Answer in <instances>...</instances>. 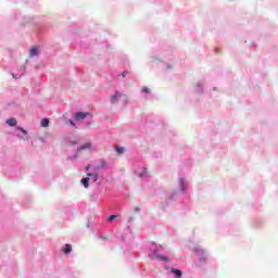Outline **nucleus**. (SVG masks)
Listing matches in <instances>:
<instances>
[{
  "instance_id": "nucleus-1",
  "label": "nucleus",
  "mask_w": 278,
  "mask_h": 278,
  "mask_svg": "<svg viewBox=\"0 0 278 278\" xmlns=\"http://www.w3.org/2000/svg\"><path fill=\"white\" fill-rule=\"evenodd\" d=\"M122 94L119 91H115V93L111 97V103H118V99H121Z\"/></svg>"
},
{
  "instance_id": "nucleus-2",
  "label": "nucleus",
  "mask_w": 278,
  "mask_h": 278,
  "mask_svg": "<svg viewBox=\"0 0 278 278\" xmlns=\"http://www.w3.org/2000/svg\"><path fill=\"white\" fill-rule=\"evenodd\" d=\"M86 116H88V113H86V112H78V113H76L75 118H76V121H84V118H86Z\"/></svg>"
},
{
  "instance_id": "nucleus-3",
  "label": "nucleus",
  "mask_w": 278,
  "mask_h": 278,
  "mask_svg": "<svg viewBox=\"0 0 278 278\" xmlns=\"http://www.w3.org/2000/svg\"><path fill=\"white\" fill-rule=\"evenodd\" d=\"M72 251H73V245L66 243V244L64 245V248H63V253H64L65 255H68V253H71Z\"/></svg>"
},
{
  "instance_id": "nucleus-4",
  "label": "nucleus",
  "mask_w": 278,
  "mask_h": 278,
  "mask_svg": "<svg viewBox=\"0 0 278 278\" xmlns=\"http://www.w3.org/2000/svg\"><path fill=\"white\" fill-rule=\"evenodd\" d=\"M7 125H9L10 127H16V118L8 119Z\"/></svg>"
},
{
  "instance_id": "nucleus-5",
  "label": "nucleus",
  "mask_w": 278,
  "mask_h": 278,
  "mask_svg": "<svg viewBox=\"0 0 278 278\" xmlns=\"http://www.w3.org/2000/svg\"><path fill=\"white\" fill-rule=\"evenodd\" d=\"M90 147H92V143L87 142L86 144L80 146V147L78 148V151H86V149H90Z\"/></svg>"
},
{
  "instance_id": "nucleus-6",
  "label": "nucleus",
  "mask_w": 278,
  "mask_h": 278,
  "mask_svg": "<svg viewBox=\"0 0 278 278\" xmlns=\"http://www.w3.org/2000/svg\"><path fill=\"white\" fill-rule=\"evenodd\" d=\"M81 184L83 186H85V188H88L90 186V178L89 177L83 178Z\"/></svg>"
},
{
  "instance_id": "nucleus-7",
  "label": "nucleus",
  "mask_w": 278,
  "mask_h": 278,
  "mask_svg": "<svg viewBox=\"0 0 278 278\" xmlns=\"http://www.w3.org/2000/svg\"><path fill=\"white\" fill-rule=\"evenodd\" d=\"M172 273L175 275V277H178V278H180L181 275H184V273H181V270L177 268H172Z\"/></svg>"
},
{
  "instance_id": "nucleus-8",
  "label": "nucleus",
  "mask_w": 278,
  "mask_h": 278,
  "mask_svg": "<svg viewBox=\"0 0 278 278\" xmlns=\"http://www.w3.org/2000/svg\"><path fill=\"white\" fill-rule=\"evenodd\" d=\"M34 55H38V49L37 48H31L29 51V56L34 58Z\"/></svg>"
},
{
  "instance_id": "nucleus-9",
  "label": "nucleus",
  "mask_w": 278,
  "mask_h": 278,
  "mask_svg": "<svg viewBox=\"0 0 278 278\" xmlns=\"http://www.w3.org/2000/svg\"><path fill=\"white\" fill-rule=\"evenodd\" d=\"M40 124H41V127H49V118H42Z\"/></svg>"
},
{
  "instance_id": "nucleus-10",
  "label": "nucleus",
  "mask_w": 278,
  "mask_h": 278,
  "mask_svg": "<svg viewBox=\"0 0 278 278\" xmlns=\"http://www.w3.org/2000/svg\"><path fill=\"white\" fill-rule=\"evenodd\" d=\"M115 150L118 153V155H123V153H125V148L123 147H116Z\"/></svg>"
},
{
  "instance_id": "nucleus-11",
  "label": "nucleus",
  "mask_w": 278,
  "mask_h": 278,
  "mask_svg": "<svg viewBox=\"0 0 278 278\" xmlns=\"http://www.w3.org/2000/svg\"><path fill=\"white\" fill-rule=\"evenodd\" d=\"M88 175V177H91V179L93 180V181H97L98 179H99V177L97 176V174H87Z\"/></svg>"
},
{
  "instance_id": "nucleus-12",
  "label": "nucleus",
  "mask_w": 278,
  "mask_h": 278,
  "mask_svg": "<svg viewBox=\"0 0 278 278\" xmlns=\"http://www.w3.org/2000/svg\"><path fill=\"white\" fill-rule=\"evenodd\" d=\"M141 92H146V94H149L151 92V90L149 89V87H143L141 89Z\"/></svg>"
},
{
  "instance_id": "nucleus-13",
  "label": "nucleus",
  "mask_w": 278,
  "mask_h": 278,
  "mask_svg": "<svg viewBox=\"0 0 278 278\" xmlns=\"http://www.w3.org/2000/svg\"><path fill=\"white\" fill-rule=\"evenodd\" d=\"M116 218H118V215H111L109 222L112 223V220H116Z\"/></svg>"
},
{
  "instance_id": "nucleus-14",
  "label": "nucleus",
  "mask_w": 278,
  "mask_h": 278,
  "mask_svg": "<svg viewBox=\"0 0 278 278\" xmlns=\"http://www.w3.org/2000/svg\"><path fill=\"white\" fill-rule=\"evenodd\" d=\"M159 260H163L164 262H168V258H166L164 256H159Z\"/></svg>"
},
{
  "instance_id": "nucleus-15",
  "label": "nucleus",
  "mask_w": 278,
  "mask_h": 278,
  "mask_svg": "<svg viewBox=\"0 0 278 278\" xmlns=\"http://www.w3.org/2000/svg\"><path fill=\"white\" fill-rule=\"evenodd\" d=\"M20 130L22 131V134H24V136H27V131L23 128H20Z\"/></svg>"
},
{
  "instance_id": "nucleus-16",
  "label": "nucleus",
  "mask_w": 278,
  "mask_h": 278,
  "mask_svg": "<svg viewBox=\"0 0 278 278\" xmlns=\"http://www.w3.org/2000/svg\"><path fill=\"white\" fill-rule=\"evenodd\" d=\"M122 77H127V72H123Z\"/></svg>"
},
{
  "instance_id": "nucleus-17",
  "label": "nucleus",
  "mask_w": 278,
  "mask_h": 278,
  "mask_svg": "<svg viewBox=\"0 0 278 278\" xmlns=\"http://www.w3.org/2000/svg\"><path fill=\"white\" fill-rule=\"evenodd\" d=\"M70 125H72V127H74L75 123L74 122H70Z\"/></svg>"
},
{
  "instance_id": "nucleus-18",
  "label": "nucleus",
  "mask_w": 278,
  "mask_h": 278,
  "mask_svg": "<svg viewBox=\"0 0 278 278\" xmlns=\"http://www.w3.org/2000/svg\"><path fill=\"white\" fill-rule=\"evenodd\" d=\"M103 166H105V165H103V164H102V165H100V168H103Z\"/></svg>"
},
{
  "instance_id": "nucleus-19",
  "label": "nucleus",
  "mask_w": 278,
  "mask_h": 278,
  "mask_svg": "<svg viewBox=\"0 0 278 278\" xmlns=\"http://www.w3.org/2000/svg\"><path fill=\"white\" fill-rule=\"evenodd\" d=\"M89 168H90V167H89V166H87V167H86V170H89Z\"/></svg>"
}]
</instances>
